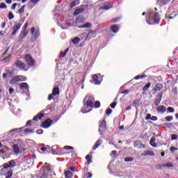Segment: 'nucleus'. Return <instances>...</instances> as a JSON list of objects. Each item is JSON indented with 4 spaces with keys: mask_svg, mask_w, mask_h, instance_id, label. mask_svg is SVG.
<instances>
[{
    "mask_svg": "<svg viewBox=\"0 0 178 178\" xmlns=\"http://www.w3.org/2000/svg\"><path fill=\"white\" fill-rule=\"evenodd\" d=\"M95 99L91 95H88L84 99L85 104H83V108H81L82 113H88L91 112L94 108V102Z\"/></svg>",
    "mask_w": 178,
    "mask_h": 178,
    "instance_id": "obj_1",
    "label": "nucleus"
},
{
    "mask_svg": "<svg viewBox=\"0 0 178 178\" xmlns=\"http://www.w3.org/2000/svg\"><path fill=\"white\" fill-rule=\"evenodd\" d=\"M147 15L148 17L146 18V22L147 24L152 25L154 24V23H159L160 18L158 13L152 10H149Z\"/></svg>",
    "mask_w": 178,
    "mask_h": 178,
    "instance_id": "obj_2",
    "label": "nucleus"
},
{
    "mask_svg": "<svg viewBox=\"0 0 178 178\" xmlns=\"http://www.w3.org/2000/svg\"><path fill=\"white\" fill-rule=\"evenodd\" d=\"M52 171H51V168H49V165H43L40 171H38L36 176L40 178H48L49 176H51Z\"/></svg>",
    "mask_w": 178,
    "mask_h": 178,
    "instance_id": "obj_3",
    "label": "nucleus"
},
{
    "mask_svg": "<svg viewBox=\"0 0 178 178\" xmlns=\"http://www.w3.org/2000/svg\"><path fill=\"white\" fill-rule=\"evenodd\" d=\"M102 82V76H101V74H94L90 80V83H92V84H95V86H99Z\"/></svg>",
    "mask_w": 178,
    "mask_h": 178,
    "instance_id": "obj_4",
    "label": "nucleus"
},
{
    "mask_svg": "<svg viewBox=\"0 0 178 178\" xmlns=\"http://www.w3.org/2000/svg\"><path fill=\"white\" fill-rule=\"evenodd\" d=\"M27 80V78L23 75H19L16 76L12 77L10 79V84H17V83L20 81H26Z\"/></svg>",
    "mask_w": 178,
    "mask_h": 178,
    "instance_id": "obj_5",
    "label": "nucleus"
},
{
    "mask_svg": "<svg viewBox=\"0 0 178 178\" xmlns=\"http://www.w3.org/2000/svg\"><path fill=\"white\" fill-rule=\"evenodd\" d=\"M156 137L158 136H152L150 139L149 144L153 148H158V147H162V145H165V144H162V142L156 143Z\"/></svg>",
    "mask_w": 178,
    "mask_h": 178,
    "instance_id": "obj_6",
    "label": "nucleus"
},
{
    "mask_svg": "<svg viewBox=\"0 0 178 178\" xmlns=\"http://www.w3.org/2000/svg\"><path fill=\"white\" fill-rule=\"evenodd\" d=\"M24 58L29 67H33L35 65V61L34 60V58L31 56V55L26 54Z\"/></svg>",
    "mask_w": 178,
    "mask_h": 178,
    "instance_id": "obj_7",
    "label": "nucleus"
},
{
    "mask_svg": "<svg viewBox=\"0 0 178 178\" xmlns=\"http://www.w3.org/2000/svg\"><path fill=\"white\" fill-rule=\"evenodd\" d=\"M15 66L16 67H18L19 70H23L24 72H27L29 70V68L26 67V64L23 63L21 60H17L15 62Z\"/></svg>",
    "mask_w": 178,
    "mask_h": 178,
    "instance_id": "obj_8",
    "label": "nucleus"
},
{
    "mask_svg": "<svg viewBox=\"0 0 178 178\" xmlns=\"http://www.w3.org/2000/svg\"><path fill=\"white\" fill-rule=\"evenodd\" d=\"M28 26H29V22H26L24 26L22 27V29L20 33L21 40H23V38H26V37H27V34H29V30H27Z\"/></svg>",
    "mask_w": 178,
    "mask_h": 178,
    "instance_id": "obj_9",
    "label": "nucleus"
},
{
    "mask_svg": "<svg viewBox=\"0 0 178 178\" xmlns=\"http://www.w3.org/2000/svg\"><path fill=\"white\" fill-rule=\"evenodd\" d=\"M31 35L33 36V40L35 41L37 40V38L40 37V29H35V27H32L31 29Z\"/></svg>",
    "mask_w": 178,
    "mask_h": 178,
    "instance_id": "obj_10",
    "label": "nucleus"
},
{
    "mask_svg": "<svg viewBox=\"0 0 178 178\" xmlns=\"http://www.w3.org/2000/svg\"><path fill=\"white\" fill-rule=\"evenodd\" d=\"M15 166H16V161L15 160H11L3 164V169H9V168H15Z\"/></svg>",
    "mask_w": 178,
    "mask_h": 178,
    "instance_id": "obj_11",
    "label": "nucleus"
},
{
    "mask_svg": "<svg viewBox=\"0 0 178 178\" xmlns=\"http://www.w3.org/2000/svg\"><path fill=\"white\" fill-rule=\"evenodd\" d=\"M53 122L52 120L48 118L42 122V127H43V129H48L51 127Z\"/></svg>",
    "mask_w": 178,
    "mask_h": 178,
    "instance_id": "obj_12",
    "label": "nucleus"
},
{
    "mask_svg": "<svg viewBox=\"0 0 178 178\" xmlns=\"http://www.w3.org/2000/svg\"><path fill=\"white\" fill-rule=\"evenodd\" d=\"M55 95H59V88L56 87L53 89L52 93L49 95L48 100L51 101Z\"/></svg>",
    "mask_w": 178,
    "mask_h": 178,
    "instance_id": "obj_13",
    "label": "nucleus"
},
{
    "mask_svg": "<svg viewBox=\"0 0 178 178\" xmlns=\"http://www.w3.org/2000/svg\"><path fill=\"white\" fill-rule=\"evenodd\" d=\"M74 22L72 19H68L67 22H66L64 25H61V29L63 30H66L67 29H69L70 26H73Z\"/></svg>",
    "mask_w": 178,
    "mask_h": 178,
    "instance_id": "obj_14",
    "label": "nucleus"
},
{
    "mask_svg": "<svg viewBox=\"0 0 178 178\" xmlns=\"http://www.w3.org/2000/svg\"><path fill=\"white\" fill-rule=\"evenodd\" d=\"M95 37H97V32H95V31H91L87 33L86 40L90 41L91 38H95Z\"/></svg>",
    "mask_w": 178,
    "mask_h": 178,
    "instance_id": "obj_15",
    "label": "nucleus"
},
{
    "mask_svg": "<svg viewBox=\"0 0 178 178\" xmlns=\"http://www.w3.org/2000/svg\"><path fill=\"white\" fill-rule=\"evenodd\" d=\"M20 27H22V24H16L13 26L12 30V35H16L17 31H19V30H20Z\"/></svg>",
    "mask_w": 178,
    "mask_h": 178,
    "instance_id": "obj_16",
    "label": "nucleus"
},
{
    "mask_svg": "<svg viewBox=\"0 0 178 178\" xmlns=\"http://www.w3.org/2000/svg\"><path fill=\"white\" fill-rule=\"evenodd\" d=\"M44 113H45V111H42L40 112L33 118V120H35L36 122H37V120H41V119H42V118H44Z\"/></svg>",
    "mask_w": 178,
    "mask_h": 178,
    "instance_id": "obj_17",
    "label": "nucleus"
},
{
    "mask_svg": "<svg viewBox=\"0 0 178 178\" xmlns=\"http://www.w3.org/2000/svg\"><path fill=\"white\" fill-rule=\"evenodd\" d=\"M156 111L158 113H160V115H163V113L166 112V107L163 105L159 106L156 108Z\"/></svg>",
    "mask_w": 178,
    "mask_h": 178,
    "instance_id": "obj_18",
    "label": "nucleus"
},
{
    "mask_svg": "<svg viewBox=\"0 0 178 178\" xmlns=\"http://www.w3.org/2000/svg\"><path fill=\"white\" fill-rule=\"evenodd\" d=\"M19 88L23 91H29V84H27V83L24 82L20 83Z\"/></svg>",
    "mask_w": 178,
    "mask_h": 178,
    "instance_id": "obj_19",
    "label": "nucleus"
},
{
    "mask_svg": "<svg viewBox=\"0 0 178 178\" xmlns=\"http://www.w3.org/2000/svg\"><path fill=\"white\" fill-rule=\"evenodd\" d=\"M134 147L136 148H139V149L145 148V145H143L140 140H136L134 142Z\"/></svg>",
    "mask_w": 178,
    "mask_h": 178,
    "instance_id": "obj_20",
    "label": "nucleus"
},
{
    "mask_svg": "<svg viewBox=\"0 0 178 178\" xmlns=\"http://www.w3.org/2000/svg\"><path fill=\"white\" fill-rule=\"evenodd\" d=\"M106 126V122L105 120L102 121L99 128V133H102V131L105 130Z\"/></svg>",
    "mask_w": 178,
    "mask_h": 178,
    "instance_id": "obj_21",
    "label": "nucleus"
},
{
    "mask_svg": "<svg viewBox=\"0 0 178 178\" xmlns=\"http://www.w3.org/2000/svg\"><path fill=\"white\" fill-rule=\"evenodd\" d=\"M161 101H162V93H159L154 101L156 106H158L161 104Z\"/></svg>",
    "mask_w": 178,
    "mask_h": 178,
    "instance_id": "obj_22",
    "label": "nucleus"
},
{
    "mask_svg": "<svg viewBox=\"0 0 178 178\" xmlns=\"http://www.w3.org/2000/svg\"><path fill=\"white\" fill-rule=\"evenodd\" d=\"M170 1L171 0H157V3L159 5H160V6H165V5L169 3Z\"/></svg>",
    "mask_w": 178,
    "mask_h": 178,
    "instance_id": "obj_23",
    "label": "nucleus"
},
{
    "mask_svg": "<svg viewBox=\"0 0 178 178\" xmlns=\"http://www.w3.org/2000/svg\"><path fill=\"white\" fill-rule=\"evenodd\" d=\"M112 8V4L111 3H106L103 6L100 7V9H104V10H108Z\"/></svg>",
    "mask_w": 178,
    "mask_h": 178,
    "instance_id": "obj_24",
    "label": "nucleus"
},
{
    "mask_svg": "<svg viewBox=\"0 0 178 178\" xmlns=\"http://www.w3.org/2000/svg\"><path fill=\"white\" fill-rule=\"evenodd\" d=\"M83 12H84V7H81L74 12V15L77 16V15H80V13H83Z\"/></svg>",
    "mask_w": 178,
    "mask_h": 178,
    "instance_id": "obj_25",
    "label": "nucleus"
},
{
    "mask_svg": "<svg viewBox=\"0 0 178 178\" xmlns=\"http://www.w3.org/2000/svg\"><path fill=\"white\" fill-rule=\"evenodd\" d=\"M162 88H163V85H162L161 83H157L154 86V91H161V90H162Z\"/></svg>",
    "mask_w": 178,
    "mask_h": 178,
    "instance_id": "obj_26",
    "label": "nucleus"
},
{
    "mask_svg": "<svg viewBox=\"0 0 178 178\" xmlns=\"http://www.w3.org/2000/svg\"><path fill=\"white\" fill-rule=\"evenodd\" d=\"M79 4H80V0H76L75 1H72L70 3V8H71V9H73V8H74V6L79 5Z\"/></svg>",
    "mask_w": 178,
    "mask_h": 178,
    "instance_id": "obj_27",
    "label": "nucleus"
},
{
    "mask_svg": "<svg viewBox=\"0 0 178 178\" xmlns=\"http://www.w3.org/2000/svg\"><path fill=\"white\" fill-rule=\"evenodd\" d=\"M92 24L90 22H88L82 26H79V29H91Z\"/></svg>",
    "mask_w": 178,
    "mask_h": 178,
    "instance_id": "obj_28",
    "label": "nucleus"
},
{
    "mask_svg": "<svg viewBox=\"0 0 178 178\" xmlns=\"http://www.w3.org/2000/svg\"><path fill=\"white\" fill-rule=\"evenodd\" d=\"M101 144H102V140H98L95 144L94 145V146L92 147V150L95 151L96 148H98V147H99V145H101Z\"/></svg>",
    "mask_w": 178,
    "mask_h": 178,
    "instance_id": "obj_29",
    "label": "nucleus"
},
{
    "mask_svg": "<svg viewBox=\"0 0 178 178\" xmlns=\"http://www.w3.org/2000/svg\"><path fill=\"white\" fill-rule=\"evenodd\" d=\"M143 155V156H147V155H149V156H154L155 153L153 151H146Z\"/></svg>",
    "mask_w": 178,
    "mask_h": 178,
    "instance_id": "obj_30",
    "label": "nucleus"
},
{
    "mask_svg": "<svg viewBox=\"0 0 178 178\" xmlns=\"http://www.w3.org/2000/svg\"><path fill=\"white\" fill-rule=\"evenodd\" d=\"M64 175H65V178H72V177H73V173L71 171H69V170L65 171Z\"/></svg>",
    "mask_w": 178,
    "mask_h": 178,
    "instance_id": "obj_31",
    "label": "nucleus"
},
{
    "mask_svg": "<svg viewBox=\"0 0 178 178\" xmlns=\"http://www.w3.org/2000/svg\"><path fill=\"white\" fill-rule=\"evenodd\" d=\"M111 31H113V33H118V31H119V26H118V25H113L111 27Z\"/></svg>",
    "mask_w": 178,
    "mask_h": 178,
    "instance_id": "obj_32",
    "label": "nucleus"
},
{
    "mask_svg": "<svg viewBox=\"0 0 178 178\" xmlns=\"http://www.w3.org/2000/svg\"><path fill=\"white\" fill-rule=\"evenodd\" d=\"M13 149L15 151V154H19L20 152V149L19 147V145H14L13 146Z\"/></svg>",
    "mask_w": 178,
    "mask_h": 178,
    "instance_id": "obj_33",
    "label": "nucleus"
},
{
    "mask_svg": "<svg viewBox=\"0 0 178 178\" xmlns=\"http://www.w3.org/2000/svg\"><path fill=\"white\" fill-rule=\"evenodd\" d=\"M12 176H13V171L12 170H8L6 173V178H10Z\"/></svg>",
    "mask_w": 178,
    "mask_h": 178,
    "instance_id": "obj_34",
    "label": "nucleus"
},
{
    "mask_svg": "<svg viewBox=\"0 0 178 178\" xmlns=\"http://www.w3.org/2000/svg\"><path fill=\"white\" fill-rule=\"evenodd\" d=\"M55 149H58V146H52L51 147V152L53 155H58V152Z\"/></svg>",
    "mask_w": 178,
    "mask_h": 178,
    "instance_id": "obj_35",
    "label": "nucleus"
},
{
    "mask_svg": "<svg viewBox=\"0 0 178 178\" xmlns=\"http://www.w3.org/2000/svg\"><path fill=\"white\" fill-rule=\"evenodd\" d=\"M133 106H134L135 108H138V106H140V99H136L134 101Z\"/></svg>",
    "mask_w": 178,
    "mask_h": 178,
    "instance_id": "obj_36",
    "label": "nucleus"
},
{
    "mask_svg": "<svg viewBox=\"0 0 178 178\" xmlns=\"http://www.w3.org/2000/svg\"><path fill=\"white\" fill-rule=\"evenodd\" d=\"M80 38L81 40H84L85 38V41H88L87 40V32H84L82 34L80 35Z\"/></svg>",
    "mask_w": 178,
    "mask_h": 178,
    "instance_id": "obj_37",
    "label": "nucleus"
},
{
    "mask_svg": "<svg viewBox=\"0 0 178 178\" xmlns=\"http://www.w3.org/2000/svg\"><path fill=\"white\" fill-rule=\"evenodd\" d=\"M11 55L10 54L8 56L4 58L3 59V61L5 62V63H9V62H10V58H11Z\"/></svg>",
    "mask_w": 178,
    "mask_h": 178,
    "instance_id": "obj_38",
    "label": "nucleus"
},
{
    "mask_svg": "<svg viewBox=\"0 0 178 178\" xmlns=\"http://www.w3.org/2000/svg\"><path fill=\"white\" fill-rule=\"evenodd\" d=\"M124 162H133L134 161V159L131 156L127 157L124 159Z\"/></svg>",
    "mask_w": 178,
    "mask_h": 178,
    "instance_id": "obj_39",
    "label": "nucleus"
},
{
    "mask_svg": "<svg viewBox=\"0 0 178 178\" xmlns=\"http://www.w3.org/2000/svg\"><path fill=\"white\" fill-rule=\"evenodd\" d=\"M22 129H23V127L11 129L10 133H13V131H15L16 133H20V130H22Z\"/></svg>",
    "mask_w": 178,
    "mask_h": 178,
    "instance_id": "obj_40",
    "label": "nucleus"
},
{
    "mask_svg": "<svg viewBox=\"0 0 178 178\" xmlns=\"http://www.w3.org/2000/svg\"><path fill=\"white\" fill-rule=\"evenodd\" d=\"M84 22V18L83 17H78L76 19V23H83Z\"/></svg>",
    "mask_w": 178,
    "mask_h": 178,
    "instance_id": "obj_41",
    "label": "nucleus"
},
{
    "mask_svg": "<svg viewBox=\"0 0 178 178\" xmlns=\"http://www.w3.org/2000/svg\"><path fill=\"white\" fill-rule=\"evenodd\" d=\"M149 87H151V83H147L143 88V91H148V88H149Z\"/></svg>",
    "mask_w": 178,
    "mask_h": 178,
    "instance_id": "obj_42",
    "label": "nucleus"
},
{
    "mask_svg": "<svg viewBox=\"0 0 178 178\" xmlns=\"http://www.w3.org/2000/svg\"><path fill=\"white\" fill-rule=\"evenodd\" d=\"M80 76H81V73L75 74V81L76 83H79V79H80Z\"/></svg>",
    "mask_w": 178,
    "mask_h": 178,
    "instance_id": "obj_43",
    "label": "nucleus"
},
{
    "mask_svg": "<svg viewBox=\"0 0 178 178\" xmlns=\"http://www.w3.org/2000/svg\"><path fill=\"white\" fill-rule=\"evenodd\" d=\"M166 122H172V120H173V116L170 115V116H166L165 118Z\"/></svg>",
    "mask_w": 178,
    "mask_h": 178,
    "instance_id": "obj_44",
    "label": "nucleus"
},
{
    "mask_svg": "<svg viewBox=\"0 0 178 178\" xmlns=\"http://www.w3.org/2000/svg\"><path fill=\"white\" fill-rule=\"evenodd\" d=\"M24 8H26L25 5L22 6V8H19V10H18V13H19V15H22V13L24 12Z\"/></svg>",
    "mask_w": 178,
    "mask_h": 178,
    "instance_id": "obj_45",
    "label": "nucleus"
},
{
    "mask_svg": "<svg viewBox=\"0 0 178 178\" xmlns=\"http://www.w3.org/2000/svg\"><path fill=\"white\" fill-rule=\"evenodd\" d=\"M24 133H25V134H29L31 133H34V131L31 130V129H26L24 130Z\"/></svg>",
    "mask_w": 178,
    "mask_h": 178,
    "instance_id": "obj_46",
    "label": "nucleus"
},
{
    "mask_svg": "<svg viewBox=\"0 0 178 178\" xmlns=\"http://www.w3.org/2000/svg\"><path fill=\"white\" fill-rule=\"evenodd\" d=\"M79 41H80V38H74L73 40H72V42L74 43V44H79Z\"/></svg>",
    "mask_w": 178,
    "mask_h": 178,
    "instance_id": "obj_47",
    "label": "nucleus"
},
{
    "mask_svg": "<svg viewBox=\"0 0 178 178\" xmlns=\"http://www.w3.org/2000/svg\"><path fill=\"white\" fill-rule=\"evenodd\" d=\"M14 18H15V15H13V13L12 12H10L8 14L9 20H12Z\"/></svg>",
    "mask_w": 178,
    "mask_h": 178,
    "instance_id": "obj_48",
    "label": "nucleus"
},
{
    "mask_svg": "<svg viewBox=\"0 0 178 178\" xmlns=\"http://www.w3.org/2000/svg\"><path fill=\"white\" fill-rule=\"evenodd\" d=\"M6 8H8V6L5 3H1L0 4V9H6Z\"/></svg>",
    "mask_w": 178,
    "mask_h": 178,
    "instance_id": "obj_49",
    "label": "nucleus"
},
{
    "mask_svg": "<svg viewBox=\"0 0 178 178\" xmlns=\"http://www.w3.org/2000/svg\"><path fill=\"white\" fill-rule=\"evenodd\" d=\"M67 52H69L68 48L67 49H65L64 53L61 54V58H65L66 56V54H67Z\"/></svg>",
    "mask_w": 178,
    "mask_h": 178,
    "instance_id": "obj_50",
    "label": "nucleus"
},
{
    "mask_svg": "<svg viewBox=\"0 0 178 178\" xmlns=\"http://www.w3.org/2000/svg\"><path fill=\"white\" fill-rule=\"evenodd\" d=\"M99 106H101V103L99 101H96L95 102V108H99Z\"/></svg>",
    "mask_w": 178,
    "mask_h": 178,
    "instance_id": "obj_51",
    "label": "nucleus"
},
{
    "mask_svg": "<svg viewBox=\"0 0 178 178\" xmlns=\"http://www.w3.org/2000/svg\"><path fill=\"white\" fill-rule=\"evenodd\" d=\"M167 110H168V112H170V113H173V112H175V108H172V107H168V108H167Z\"/></svg>",
    "mask_w": 178,
    "mask_h": 178,
    "instance_id": "obj_52",
    "label": "nucleus"
},
{
    "mask_svg": "<svg viewBox=\"0 0 178 178\" xmlns=\"http://www.w3.org/2000/svg\"><path fill=\"white\" fill-rule=\"evenodd\" d=\"M170 152H175V151H177V148L172 146L170 148Z\"/></svg>",
    "mask_w": 178,
    "mask_h": 178,
    "instance_id": "obj_53",
    "label": "nucleus"
},
{
    "mask_svg": "<svg viewBox=\"0 0 178 178\" xmlns=\"http://www.w3.org/2000/svg\"><path fill=\"white\" fill-rule=\"evenodd\" d=\"M120 20V17L115 18L112 20V23H118Z\"/></svg>",
    "mask_w": 178,
    "mask_h": 178,
    "instance_id": "obj_54",
    "label": "nucleus"
},
{
    "mask_svg": "<svg viewBox=\"0 0 178 178\" xmlns=\"http://www.w3.org/2000/svg\"><path fill=\"white\" fill-rule=\"evenodd\" d=\"M116 102H113L111 104V108H112V109H115V108L116 107Z\"/></svg>",
    "mask_w": 178,
    "mask_h": 178,
    "instance_id": "obj_55",
    "label": "nucleus"
},
{
    "mask_svg": "<svg viewBox=\"0 0 178 178\" xmlns=\"http://www.w3.org/2000/svg\"><path fill=\"white\" fill-rule=\"evenodd\" d=\"M151 114L148 113L147 114L146 117H145V120H151Z\"/></svg>",
    "mask_w": 178,
    "mask_h": 178,
    "instance_id": "obj_56",
    "label": "nucleus"
},
{
    "mask_svg": "<svg viewBox=\"0 0 178 178\" xmlns=\"http://www.w3.org/2000/svg\"><path fill=\"white\" fill-rule=\"evenodd\" d=\"M37 134H42L44 133V131L42 129H38L36 131Z\"/></svg>",
    "mask_w": 178,
    "mask_h": 178,
    "instance_id": "obj_57",
    "label": "nucleus"
},
{
    "mask_svg": "<svg viewBox=\"0 0 178 178\" xmlns=\"http://www.w3.org/2000/svg\"><path fill=\"white\" fill-rule=\"evenodd\" d=\"M40 2V0H31L29 3H38Z\"/></svg>",
    "mask_w": 178,
    "mask_h": 178,
    "instance_id": "obj_58",
    "label": "nucleus"
},
{
    "mask_svg": "<svg viewBox=\"0 0 178 178\" xmlns=\"http://www.w3.org/2000/svg\"><path fill=\"white\" fill-rule=\"evenodd\" d=\"M150 120H152L153 122H155V121L158 120V118L156 116H152L150 118Z\"/></svg>",
    "mask_w": 178,
    "mask_h": 178,
    "instance_id": "obj_59",
    "label": "nucleus"
},
{
    "mask_svg": "<svg viewBox=\"0 0 178 178\" xmlns=\"http://www.w3.org/2000/svg\"><path fill=\"white\" fill-rule=\"evenodd\" d=\"M63 148L64 149H73V147L67 145L65 146Z\"/></svg>",
    "mask_w": 178,
    "mask_h": 178,
    "instance_id": "obj_60",
    "label": "nucleus"
},
{
    "mask_svg": "<svg viewBox=\"0 0 178 178\" xmlns=\"http://www.w3.org/2000/svg\"><path fill=\"white\" fill-rule=\"evenodd\" d=\"M69 170H71L72 172H76V167H74V166H71V167L69 168Z\"/></svg>",
    "mask_w": 178,
    "mask_h": 178,
    "instance_id": "obj_61",
    "label": "nucleus"
},
{
    "mask_svg": "<svg viewBox=\"0 0 178 178\" xmlns=\"http://www.w3.org/2000/svg\"><path fill=\"white\" fill-rule=\"evenodd\" d=\"M177 138V135L176 134H172L171 137V140H176Z\"/></svg>",
    "mask_w": 178,
    "mask_h": 178,
    "instance_id": "obj_62",
    "label": "nucleus"
},
{
    "mask_svg": "<svg viewBox=\"0 0 178 178\" xmlns=\"http://www.w3.org/2000/svg\"><path fill=\"white\" fill-rule=\"evenodd\" d=\"M111 113H112V109L108 108L106 111V115H111Z\"/></svg>",
    "mask_w": 178,
    "mask_h": 178,
    "instance_id": "obj_63",
    "label": "nucleus"
},
{
    "mask_svg": "<svg viewBox=\"0 0 178 178\" xmlns=\"http://www.w3.org/2000/svg\"><path fill=\"white\" fill-rule=\"evenodd\" d=\"M86 177H87V178L92 177V174H91V172H88V173L86 174Z\"/></svg>",
    "mask_w": 178,
    "mask_h": 178,
    "instance_id": "obj_64",
    "label": "nucleus"
}]
</instances>
